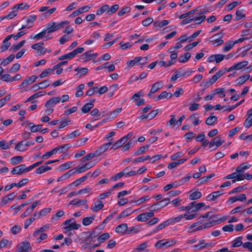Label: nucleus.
I'll return each mask as SVG.
<instances>
[{"label":"nucleus","instance_id":"1","mask_svg":"<svg viewBox=\"0 0 252 252\" xmlns=\"http://www.w3.org/2000/svg\"><path fill=\"white\" fill-rule=\"evenodd\" d=\"M74 220V219H71L66 220L63 224L66 225L64 227V229L66 231H70L72 230H77L80 227L81 225L80 224H77L75 222L73 221Z\"/></svg>","mask_w":252,"mask_h":252},{"label":"nucleus","instance_id":"2","mask_svg":"<svg viewBox=\"0 0 252 252\" xmlns=\"http://www.w3.org/2000/svg\"><path fill=\"white\" fill-rule=\"evenodd\" d=\"M224 140L222 138V135H219L215 137L209 143V148H212L214 146H216L214 150H216L217 148L221 146L224 143Z\"/></svg>","mask_w":252,"mask_h":252},{"label":"nucleus","instance_id":"3","mask_svg":"<svg viewBox=\"0 0 252 252\" xmlns=\"http://www.w3.org/2000/svg\"><path fill=\"white\" fill-rule=\"evenodd\" d=\"M147 57L142 58L141 57H135L134 59L128 61L126 63L129 67H132L135 64H144L145 62L147 60Z\"/></svg>","mask_w":252,"mask_h":252},{"label":"nucleus","instance_id":"4","mask_svg":"<svg viewBox=\"0 0 252 252\" xmlns=\"http://www.w3.org/2000/svg\"><path fill=\"white\" fill-rule=\"evenodd\" d=\"M154 216V210H151L149 212H145L139 214L136 218L138 221L144 222L148 220L150 218H152Z\"/></svg>","mask_w":252,"mask_h":252},{"label":"nucleus","instance_id":"5","mask_svg":"<svg viewBox=\"0 0 252 252\" xmlns=\"http://www.w3.org/2000/svg\"><path fill=\"white\" fill-rule=\"evenodd\" d=\"M205 206V203L203 202L197 203L193 201L189 204V213L197 212Z\"/></svg>","mask_w":252,"mask_h":252},{"label":"nucleus","instance_id":"6","mask_svg":"<svg viewBox=\"0 0 252 252\" xmlns=\"http://www.w3.org/2000/svg\"><path fill=\"white\" fill-rule=\"evenodd\" d=\"M223 33L222 32H220L219 33L215 34L214 36L211 37L210 38L211 41H214L213 43V45L214 46H217L220 45L223 43V41L221 38L223 36Z\"/></svg>","mask_w":252,"mask_h":252},{"label":"nucleus","instance_id":"7","mask_svg":"<svg viewBox=\"0 0 252 252\" xmlns=\"http://www.w3.org/2000/svg\"><path fill=\"white\" fill-rule=\"evenodd\" d=\"M37 77L35 75H32V76L28 77L27 79H25L22 83L20 84V87L21 88H27L29 85L32 84V83L36 81Z\"/></svg>","mask_w":252,"mask_h":252},{"label":"nucleus","instance_id":"8","mask_svg":"<svg viewBox=\"0 0 252 252\" xmlns=\"http://www.w3.org/2000/svg\"><path fill=\"white\" fill-rule=\"evenodd\" d=\"M170 200L168 198H164L162 200L159 201L156 203H154L153 204L150 209H153L154 210H156V209L155 207L156 206H159V208H157V209H159L160 208H163L168 205L169 203Z\"/></svg>","mask_w":252,"mask_h":252},{"label":"nucleus","instance_id":"9","mask_svg":"<svg viewBox=\"0 0 252 252\" xmlns=\"http://www.w3.org/2000/svg\"><path fill=\"white\" fill-rule=\"evenodd\" d=\"M61 100V98L59 96L53 97L46 102L45 106L47 108L54 107L56 104L60 102Z\"/></svg>","mask_w":252,"mask_h":252},{"label":"nucleus","instance_id":"10","mask_svg":"<svg viewBox=\"0 0 252 252\" xmlns=\"http://www.w3.org/2000/svg\"><path fill=\"white\" fill-rule=\"evenodd\" d=\"M25 165L21 164L15 167L11 171V173L12 174H18L20 175L23 173H25Z\"/></svg>","mask_w":252,"mask_h":252},{"label":"nucleus","instance_id":"11","mask_svg":"<svg viewBox=\"0 0 252 252\" xmlns=\"http://www.w3.org/2000/svg\"><path fill=\"white\" fill-rule=\"evenodd\" d=\"M170 225L168 220H166L164 222L161 223L159 225H158L156 227H155L150 233L148 234V235H151L153 233H156L158 231L163 229L166 226Z\"/></svg>","mask_w":252,"mask_h":252},{"label":"nucleus","instance_id":"12","mask_svg":"<svg viewBox=\"0 0 252 252\" xmlns=\"http://www.w3.org/2000/svg\"><path fill=\"white\" fill-rule=\"evenodd\" d=\"M215 220L213 219V217H211L210 218L209 221H208L207 222H206L205 223H204L203 225H201L198 226V227H197L196 228V229L195 230L198 231V230H201V229H203L204 228H209V227L213 226L214 225H215Z\"/></svg>","mask_w":252,"mask_h":252},{"label":"nucleus","instance_id":"13","mask_svg":"<svg viewBox=\"0 0 252 252\" xmlns=\"http://www.w3.org/2000/svg\"><path fill=\"white\" fill-rule=\"evenodd\" d=\"M15 197V194L14 192L11 193L6 196H5L2 198L0 202V204L4 206L7 204L9 201L13 200Z\"/></svg>","mask_w":252,"mask_h":252},{"label":"nucleus","instance_id":"14","mask_svg":"<svg viewBox=\"0 0 252 252\" xmlns=\"http://www.w3.org/2000/svg\"><path fill=\"white\" fill-rule=\"evenodd\" d=\"M223 192L222 191H217L213 192L212 193L209 194L207 197L206 199L209 201H215L216 200L218 197L223 194Z\"/></svg>","mask_w":252,"mask_h":252},{"label":"nucleus","instance_id":"15","mask_svg":"<svg viewBox=\"0 0 252 252\" xmlns=\"http://www.w3.org/2000/svg\"><path fill=\"white\" fill-rule=\"evenodd\" d=\"M94 99H92L90 102L87 103L84 105L81 108V111L83 113H87L89 112L90 110L94 106Z\"/></svg>","mask_w":252,"mask_h":252},{"label":"nucleus","instance_id":"16","mask_svg":"<svg viewBox=\"0 0 252 252\" xmlns=\"http://www.w3.org/2000/svg\"><path fill=\"white\" fill-rule=\"evenodd\" d=\"M163 86V83L162 81H158L154 83L151 89V93H155L159 90L161 89Z\"/></svg>","mask_w":252,"mask_h":252},{"label":"nucleus","instance_id":"17","mask_svg":"<svg viewBox=\"0 0 252 252\" xmlns=\"http://www.w3.org/2000/svg\"><path fill=\"white\" fill-rule=\"evenodd\" d=\"M98 56L97 53L93 54L92 51L86 52L82 55V58L85 59L86 61H89L92 59L95 58Z\"/></svg>","mask_w":252,"mask_h":252},{"label":"nucleus","instance_id":"18","mask_svg":"<svg viewBox=\"0 0 252 252\" xmlns=\"http://www.w3.org/2000/svg\"><path fill=\"white\" fill-rule=\"evenodd\" d=\"M177 71L180 77L189 76L191 75L192 73L194 72V71L191 69L186 70L183 68H180L178 69Z\"/></svg>","mask_w":252,"mask_h":252},{"label":"nucleus","instance_id":"19","mask_svg":"<svg viewBox=\"0 0 252 252\" xmlns=\"http://www.w3.org/2000/svg\"><path fill=\"white\" fill-rule=\"evenodd\" d=\"M112 144V142L111 141L108 142L107 143H105L103 145H102L101 146H100L97 150H96L95 151L96 153L97 154L98 156L101 155L103 153H104L105 151H106L109 147Z\"/></svg>","mask_w":252,"mask_h":252},{"label":"nucleus","instance_id":"20","mask_svg":"<svg viewBox=\"0 0 252 252\" xmlns=\"http://www.w3.org/2000/svg\"><path fill=\"white\" fill-rule=\"evenodd\" d=\"M126 223H122L119 225L115 229V231L119 234H124L127 230Z\"/></svg>","mask_w":252,"mask_h":252},{"label":"nucleus","instance_id":"21","mask_svg":"<svg viewBox=\"0 0 252 252\" xmlns=\"http://www.w3.org/2000/svg\"><path fill=\"white\" fill-rule=\"evenodd\" d=\"M104 207V204L101 201H97L94 203L93 206L92 207L91 210L94 212H97L101 210Z\"/></svg>","mask_w":252,"mask_h":252},{"label":"nucleus","instance_id":"22","mask_svg":"<svg viewBox=\"0 0 252 252\" xmlns=\"http://www.w3.org/2000/svg\"><path fill=\"white\" fill-rule=\"evenodd\" d=\"M87 202V200L86 199L78 200L75 199L70 201L69 203V205H73L76 207H79L85 205Z\"/></svg>","mask_w":252,"mask_h":252},{"label":"nucleus","instance_id":"23","mask_svg":"<svg viewBox=\"0 0 252 252\" xmlns=\"http://www.w3.org/2000/svg\"><path fill=\"white\" fill-rule=\"evenodd\" d=\"M252 48V45L251 44L247 45V46H244L242 48L237 50V52L240 51L239 53V56L244 57L247 54V51Z\"/></svg>","mask_w":252,"mask_h":252},{"label":"nucleus","instance_id":"24","mask_svg":"<svg viewBox=\"0 0 252 252\" xmlns=\"http://www.w3.org/2000/svg\"><path fill=\"white\" fill-rule=\"evenodd\" d=\"M15 150L20 152L26 151L27 148L25 145V141L22 140L17 143L15 146Z\"/></svg>","mask_w":252,"mask_h":252},{"label":"nucleus","instance_id":"25","mask_svg":"<svg viewBox=\"0 0 252 252\" xmlns=\"http://www.w3.org/2000/svg\"><path fill=\"white\" fill-rule=\"evenodd\" d=\"M136 210L132 211L130 208H128L122 211L118 216V219H120L123 217H127L130 215Z\"/></svg>","mask_w":252,"mask_h":252},{"label":"nucleus","instance_id":"26","mask_svg":"<svg viewBox=\"0 0 252 252\" xmlns=\"http://www.w3.org/2000/svg\"><path fill=\"white\" fill-rule=\"evenodd\" d=\"M190 192L189 199L191 200L198 199L202 196L201 192L199 191L195 190L194 191H192V190H191L190 191Z\"/></svg>","mask_w":252,"mask_h":252},{"label":"nucleus","instance_id":"27","mask_svg":"<svg viewBox=\"0 0 252 252\" xmlns=\"http://www.w3.org/2000/svg\"><path fill=\"white\" fill-rule=\"evenodd\" d=\"M30 248V244L29 242H23L19 246V250L20 252H27Z\"/></svg>","mask_w":252,"mask_h":252},{"label":"nucleus","instance_id":"28","mask_svg":"<svg viewBox=\"0 0 252 252\" xmlns=\"http://www.w3.org/2000/svg\"><path fill=\"white\" fill-rule=\"evenodd\" d=\"M169 23L170 21L169 20H164L161 21L157 20L154 23L153 25L156 28H161L167 25Z\"/></svg>","mask_w":252,"mask_h":252},{"label":"nucleus","instance_id":"29","mask_svg":"<svg viewBox=\"0 0 252 252\" xmlns=\"http://www.w3.org/2000/svg\"><path fill=\"white\" fill-rule=\"evenodd\" d=\"M48 33L53 32L57 31L55 22H51L47 25L46 29Z\"/></svg>","mask_w":252,"mask_h":252},{"label":"nucleus","instance_id":"30","mask_svg":"<svg viewBox=\"0 0 252 252\" xmlns=\"http://www.w3.org/2000/svg\"><path fill=\"white\" fill-rule=\"evenodd\" d=\"M172 95L173 94L172 93H167L166 91H164L158 96L156 100L158 101L163 98L169 99L172 96Z\"/></svg>","mask_w":252,"mask_h":252},{"label":"nucleus","instance_id":"31","mask_svg":"<svg viewBox=\"0 0 252 252\" xmlns=\"http://www.w3.org/2000/svg\"><path fill=\"white\" fill-rule=\"evenodd\" d=\"M74 71L77 72L76 75V76L78 77H81L88 73V69L86 67H77L74 69Z\"/></svg>","mask_w":252,"mask_h":252},{"label":"nucleus","instance_id":"32","mask_svg":"<svg viewBox=\"0 0 252 252\" xmlns=\"http://www.w3.org/2000/svg\"><path fill=\"white\" fill-rule=\"evenodd\" d=\"M96 156H98V155L96 153V151H95L94 153H91L86 155L83 158H82L80 160L82 162H83L85 161L89 160L91 159H93L96 157Z\"/></svg>","mask_w":252,"mask_h":252},{"label":"nucleus","instance_id":"33","mask_svg":"<svg viewBox=\"0 0 252 252\" xmlns=\"http://www.w3.org/2000/svg\"><path fill=\"white\" fill-rule=\"evenodd\" d=\"M218 117L216 116H211L208 117L205 123L208 126H213L215 123L217 121Z\"/></svg>","mask_w":252,"mask_h":252},{"label":"nucleus","instance_id":"34","mask_svg":"<svg viewBox=\"0 0 252 252\" xmlns=\"http://www.w3.org/2000/svg\"><path fill=\"white\" fill-rule=\"evenodd\" d=\"M127 170H128V167L125 168L121 172L112 176L111 178V180L115 181L121 178L123 176H125V171H126Z\"/></svg>","mask_w":252,"mask_h":252},{"label":"nucleus","instance_id":"35","mask_svg":"<svg viewBox=\"0 0 252 252\" xmlns=\"http://www.w3.org/2000/svg\"><path fill=\"white\" fill-rule=\"evenodd\" d=\"M110 238V234L108 232L104 233L97 238V240L100 244H102Z\"/></svg>","mask_w":252,"mask_h":252},{"label":"nucleus","instance_id":"36","mask_svg":"<svg viewBox=\"0 0 252 252\" xmlns=\"http://www.w3.org/2000/svg\"><path fill=\"white\" fill-rule=\"evenodd\" d=\"M51 169V167L48 166L46 164L44 165L40 166L39 167L36 169L35 173L37 174H42L48 170Z\"/></svg>","mask_w":252,"mask_h":252},{"label":"nucleus","instance_id":"37","mask_svg":"<svg viewBox=\"0 0 252 252\" xmlns=\"http://www.w3.org/2000/svg\"><path fill=\"white\" fill-rule=\"evenodd\" d=\"M180 186V183L179 182L175 181L171 184H169L166 185L164 187V191H166L171 189L177 188L178 187H179Z\"/></svg>","mask_w":252,"mask_h":252},{"label":"nucleus","instance_id":"38","mask_svg":"<svg viewBox=\"0 0 252 252\" xmlns=\"http://www.w3.org/2000/svg\"><path fill=\"white\" fill-rule=\"evenodd\" d=\"M29 126L30 127L31 131L32 132H36L39 130L40 131L42 127V125H35L33 123H30Z\"/></svg>","mask_w":252,"mask_h":252},{"label":"nucleus","instance_id":"39","mask_svg":"<svg viewBox=\"0 0 252 252\" xmlns=\"http://www.w3.org/2000/svg\"><path fill=\"white\" fill-rule=\"evenodd\" d=\"M251 166L250 164L247 163L243 162L237 167V172L244 173V171L249 169Z\"/></svg>","mask_w":252,"mask_h":252},{"label":"nucleus","instance_id":"40","mask_svg":"<svg viewBox=\"0 0 252 252\" xmlns=\"http://www.w3.org/2000/svg\"><path fill=\"white\" fill-rule=\"evenodd\" d=\"M150 147V145H146L140 147L138 150L134 153V156H136L144 154Z\"/></svg>","mask_w":252,"mask_h":252},{"label":"nucleus","instance_id":"41","mask_svg":"<svg viewBox=\"0 0 252 252\" xmlns=\"http://www.w3.org/2000/svg\"><path fill=\"white\" fill-rule=\"evenodd\" d=\"M191 54L187 52L184 54L183 55L181 56L178 60L180 63H184L187 62L190 58Z\"/></svg>","mask_w":252,"mask_h":252},{"label":"nucleus","instance_id":"42","mask_svg":"<svg viewBox=\"0 0 252 252\" xmlns=\"http://www.w3.org/2000/svg\"><path fill=\"white\" fill-rule=\"evenodd\" d=\"M23 157L22 156H15L12 157L10 159L11 164L16 165L23 161Z\"/></svg>","mask_w":252,"mask_h":252},{"label":"nucleus","instance_id":"43","mask_svg":"<svg viewBox=\"0 0 252 252\" xmlns=\"http://www.w3.org/2000/svg\"><path fill=\"white\" fill-rule=\"evenodd\" d=\"M28 204H29V202H25L19 206H16V205H13L11 207L10 209H13V210H15L14 214H16L18 212V211H19L20 210L22 209L25 206H26Z\"/></svg>","mask_w":252,"mask_h":252},{"label":"nucleus","instance_id":"44","mask_svg":"<svg viewBox=\"0 0 252 252\" xmlns=\"http://www.w3.org/2000/svg\"><path fill=\"white\" fill-rule=\"evenodd\" d=\"M51 210V208H46L41 210L38 213H37L36 219H40L41 217H43L50 213Z\"/></svg>","mask_w":252,"mask_h":252},{"label":"nucleus","instance_id":"45","mask_svg":"<svg viewBox=\"0 0 252 252\" xmlns=\"http://www.w3.org/2000/svg\"><path fill=\"white\" fill-rule=\"evenodd\" d=\"M36 216L37 213H34L32 215V217L29 218V219H27L25 222L24 228L26 229L27 228L31 225V224L35 220V217Z\"/></svg>","mask_w":252,"mask_h":252},{"label":"nucleus","instance_id":"46","mask_svg":"<svg viewBox=\"0 0 252 252\" xmlns=\"http://www.w3.org/2000/svg\"><path fill=\"white\" fill-rule=\"evenodd\" d=\"M80 134H81V133L79 131V130H74V131H73L72 132L67 134L65 136V137H63V139H64V138L68 139H72V138H74L77 136H79Z\"/></svg>","mask_w":252,"mask_h":252},{"label":"nucleus","instance_id":"47","mask_svg":"<svg viewBox=\"0 0 252 252\" xmlns=\"http://www.w3.org/2000/svg\"><path fill=\"white\" fill-rule=\"evenodd\" d=\"M46 94L45 92H39L37 93H35L31 96L30 97H29L26 101V102H30L32 100H33L36 98H37L38 97L43 96Z\"/></svg>","mask_w":252,"mask_h":252},{"label":"nucleus","instance_id":"48","mask_svg":"<svg viewBox=\"0 0 252 252\" xmlns=\"http://www.w3.org/2000/svg\"><path fill=\"white\" fill-rule=\"evenodd\" d=\"M239 139L244 140L247 143H249L252 140V134L247 135L246 133H243L239 136Z\"/></svg>","mask_w":252,"mask_h":252},{"label":"nucleus","instance_id":"49","mask_svg":"<svg viewBox=\"0 0 252 252\" xmlns=\"http://www.w3.org/2000/svg\"><path fill=\"white\" fill-rule=\"evenodd\" d=\"M185 217V216L184 215H181L180 216H178L177 217L172 218L168 219L169 222L170 224H173L175 223L178 222L180 221V220H182V219L184 218Z\"/></svg>","mask_w":252,"mask_h":252},{"label":"nucleus","instance_id":"50","mask_svg":"<svg viewBox=\"0 0 252 252\" xmlns=\"http://www.w3.org/2000/svg\"><path fill=\"white\" fill-rule=\"evenodd\" d=\"M29 7V5L26 3H21L20 4H16L12 8L13 10L16 11L18 9H26Z\"/></svg>","mask_w":252,"mask_h":252},{"label":"nucleus","instance_id":"51","mask_svg":"<svg viewBox=\"0 0 252 252\" xmlns=\"http://www.w3.org/2000/svg\"><path fill=\"white\" fill-rule=\"evenodd\" d=\"M24 19L26 20L27 24L32 25L33 22L36 19V16L34 15H30L26 17H24L23 20Z\"/></svg>","mask_w":252,"mask_h":252},{"label":"nucleus","instance_id":"52","mask_svg":"<svg viewBox=\"0 0 252 252\" xmlns=\"http://www.w3.org/2000/svg\"><path fill=\"white\" fill-rule=\"evenodd\" d=\"M236 43V40L235 41H230L226 43L223 47V51L224 52H228L229 51L233 46Z\"/></svg>","mask_w":252,"mask_h":252},{"label":"nucleus","instance_id":"53","mask_svg":"<svg viewBox=\"0 0 252 252\" xmlns=\"http://www.w3.org/2000/svg\"><path fill=\"white\" fill-rule=\"evenodd\" d=\"M122 110V108L116 109L108 114V118L111 119L115 118L121 112Z\"/></svg>","mask_w":252,"mask_h":252},{"label":"nucleus","instance_id":"54","mask_svg":"<svg viewBox=\"0 0 252 252\" xmlns=\"http://www.w3.org/2000/svg\"><path fill=\"white\" fill-rule=\"evenodd\" d=\"M124 143H125L122 140V139L120 138L112 145V147L110 148V149L116 150L122 146Z\"/></svg>","mask_w":252,"mask_h":252},{"label":"nucleus","instance_id":"55","mask_svg":"<svg viewBox=\"0 0 252 252\" xmlns=\"http://www.w3.org/2000/svg\"><path fill=\"white\" fill-rule=\"evenodd\" d=\"M250 77L249 74L245 75L243 76L240 77L237 79V84L241 85L246 82Z\"/></svg>","mask_w":252,"mask_h":252},{"label":"nucleus","instance_id":"56","mask_svg":"<svg viewBox=\"0 0 252 252\" xmlns=\"http://www.w3.org/2000/svg\"><path fill=\"white\" fill-rule=\"evenodd\" d=\"M109 8V5L107 4H105L103 6H102L99 9H97L96 10V15H101L104 12L107 11L108 13V10Z\"/></svg>","mask_w":252,"mask_h":252},{"label":"nucleus","instance_id":"57","mask_svg":"<svg viewBox=\"0 0 252 252\" xmlns=\"http://www.w3.org/2000/svg\"><path fill=\"white\" fill-rule=\"evenodd\" d=\"M75 57L73 52H71L68 54H64L59 58V60L62 61L65 59H72Z\"/></svg>","mask_w":252,"mask_h":252},{"label":"nucleus","instance_id":"58","mask_svg":"<svg viewBox=\"0 0 252 252\" xmlns=\"http://www.w3.org/2000/svg\"><path fill=\"white\" fill-rule=\"evenodd\" d=\"M85 235L86 238L82 241V243L91 245L92 243L94 241V239L93 238L92 236L89 235V234Z\"/></svg>","mask_w":252,"mask_h":252},{"label":"nucleus","instance_id":"59","mask_svg":"<svg viewBox=\"0 0 252 252\" xmlns=\"http://www.w3.org/2000/svg\"><path fill=\"white\" fill-rule=\"evenodd\" d=\"M70 23L69 21L65 20L62 21L61 22L59 23H56V30L58 31V30L63 28L65 25H68Z\"/></svg>","mask_w":252,"mask_h":252},{"label":"nucleus","instance_id":"60","mask_svg":"<svg viewBox=\"0 0 252 252\" xmlns=\"http://www.w3.org/2000/svg\"><path fill=\"white\" fill-rule=\"evenodd\" d=\"M94 220V217H86L84 218L82 220V223L85 226L90 225Z\"/></svg>","mask_w":252,"mask_h":252},{"label":"nucleus","instance_id":"61","mask_svg":"<svg viewBox=\"0 0 252 252\" xmlns=\"http://www.w3.org/2000/svg\"><path fill=\"white\" fill-rule=\"evenodd\" d=\"M72 163V162H65V163L61 165L59 167V169L61 171H64L67 169H69L70 168Z\"/></svg>","mask_w":252,"mask_h":252},{"label":"nucleus","instance_id":"62","mask_svg":"<svg viewBox=\"0 0 252 252\" xmlns=\"http://www.w3.org/2000/svg\"><path fill=\"white\" fill-rule=\"evenodd\" d=\"M52 72H53V69H51V68H47L43 70L39 75V77L40 78H44L47 76L48 75L51 74Z\"/></svg>","mask_w":252,"mask_h":252},{"label":"nucleus","instance_id":"63","mask_svg":"<svg viewBox=\"0 0 252 252\" xmlns=\"http://www.w3.org/2000/svg\"><path fill=\"white\" fill-rule=\"evenodd\" d=\"M72 186V184H69L67 186L65 187L60 189L58 190V192H59V195H61L62 194H64L69 191L70 189V188Z\"/></svg>","mask_w":252,"mask_h":252},{"label":"nucleus","instance_id":"64","mask_svg":"<svg viewBox=\"0 0 252 252\" xmlns=\"http://www.w3.org/2000/svg\"><path fill=\"white\" fill-rule=\"evenodd\" d=\"M244 126L246 128H249L252 126V117L248 116L244 123Z\"/></svg>","mask_w":252,"mask_h":252}]
</instances>
